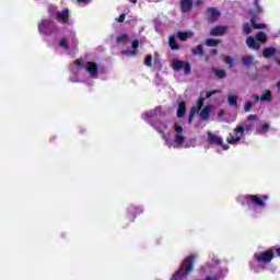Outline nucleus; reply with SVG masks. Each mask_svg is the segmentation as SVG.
I'll list each match as a JSON object with an SVG mask.
<instances>
[{
  "instance_id": "nucleus-1",
  "label": "nucleus",
  "mask_w": 280,
  "mask_h": 280,
  "mask_svg": "<svg viewBox=\"0 0 280 280\" xmlns=\"http://www.w3.org/2000/svg\"><path fill=\"white\" fill-rule=\"evenodd\" d=\"M196 259H198V255L191 254L188 257H186L179 268L173 273L170 280H185L187 279L188 275H191L194 272Z\"/></svg>"
},
{
  "instance_id": "nucleus-2",
  "label": "nucleus",
  "mask_w": 280,
  "mask_h": 280,
  "mask_svg": "<svg viewBox=\"0 0 280 280\" xmlns=\"http://www.w3.org/2000/svg\"><path fill=\"white\" fill-rule=\"evenodd\" d=\"M268 195H264L262 198L257 195H248L245 197V205H255L256 207H266V200H269Z\"/></svg>"
},
{
  "instance_id": "nucleus-3",
  "label": "nucleus",
  "mask_w": 280,
  "mask_h": 280,
  "mask_svg": "<svg viewBox=\"0 0 280 280\" xmlns=\"http://www.w3.org/2000/svg\"><path fill=\"white\" fill-rule=\"evenodd\" d=\"M254 259L258 264H270L275 259V250L267 249V250L261 252L259 254H254Z\"/></svg>"
},
{
  "instance_id": "nucleus-4",
  "label": "nucleus",
  "mask_w": 280,
  "mask_h": 280,
  "mask_svg": "<svg viewBox=\"0 0 280 280\" xmlns=\"http://www.w3.org/2000/svg\"><path fill=\"white\" fill-rule=\"evenodd\" d=\"M172 68L174 71H180V69H184L185 75H189V73H191V63H189V61L174 59Z\"/></svg>"
},
{
  "instance_id": "nucleus-5",
  "label": "nucleus",
  "mask_w": 280,
  "mask_h": 280,
  "mask_svg": "<svg viewBox=\"0 0 280 280\" xmlns=\"http://www.w3.org/2000/svg\"><path fill=\"white\" fill-rule=\"evenodd\" d=\"M55 19L58 23H62L63 25H67V23H69V8H66L62 11L56 12Z\"/></svg>"
},
{
  "instance_id": "nucleus-6",
  "label": "nucleus",
  "mask_w": 280,
  "mask_h": 280,
  "mask_svg": "<svg viewBox=\"0 0 280 280\" xmlns=\"http://www.w3.org/2000/svg\"><path fill=\"white\" fill-rule=\"evenodd\" d=\"M50 25H54L50 20H42V22L38 24V32L40 34H49L47 30H49Z\"/></svg>"
},
{
  "instance_id": "nucleus-7",
  "label": "nucleus",
  "mask_w": 280,
  "mask_h": 280,
  "mask_svg": "<svg viewBox=\"0 0 280 280\" xmlns=\"http://www.w3.org/2000/svg\"><path fill=\"white\" fill-rule=\"evenodd\" d=\"M221 16L220 11H218V9L211 7L208 9V21H211L213 23V21H218Z\"/></svg>"
},
{
  "instance_id": "nucleus-8",
  "label": "nucleus",
  "mask_w": 280,
  "mask_h": 280,
  "mask_svg": "<svg viewBox=\"0 0 280 280\" xmlns=\"http://www.w3.org/2000/svg\"><path fill=\"white\" fill-rule=\"evenodd\" d=\"M245 43L247 47H249V49H255L256 51H259V49H261V44L257 43V40L254 39L253 36L247 37Z\"/></svg>"
},
{
  "instance_id": "nucleus-9",
  "label": "nucleus",
  "mask_w": 280,
  "mask_h": 280,
  "mask_svg": "<svg viewBox=\"0 0 280 280\" xmlns=\"http://www.w3.org/2000/svg\"><path fill=\"white\" fill-rule=\"evenodd\" d=\"M192 8H194L192 0H180V10L184 14L187 12H191Z\"/></svg>"
},
{
  "instance_id": "nucleus-10",
  "label": "nucleus",
  "mask_w": 280,
  "mask_h": 280,
  "mask_svg": "<svg viewBox=\"0 0 280 280\" xmlns=\"http://www.w3.org/2000/svg\"><path fill=\"white\" fill-rule=\"evenodd\" d=\"M88 73H90V75L92 78H97V63L93 62V61H89L86 63V67H85Z\"/></svg>"
},
{
  "instance_id": "nucleus-11",
  "label": "nucleus",
  "mask_w": 280,
  "mask_h": 280,
  "mask_svg": "<svg viewBox=\"0 0 280 280\" xmlns=\"http://www.w3.org/2000/svg\"><path fill=\"white\" fill-rule=\"evenodd\" d=\"M208 143H212V145H222V137L213 135V132H208Z\"/></svg>"
},
{
  "instance_id": "nucleus-12",
  "label": "nucleus",
  "mask_w": 280,
  "mask_h": 280,
  "mask_svg": "<svg viewBox=\"0 0 280 280\" xmlns=\"http://www.w3.org/2000/svg\"><path fill=\"white\" fill-rule=\"evenodd\" d=\"M224 34H226V26L222 25L215 26L210 31V36H224Z\"/></svg>"
},
{
  "instance_id": "nucleus-13",
  "label": "nucleus",
  "mask_w": 280,
  "mask_h": 280,
  "mask_svg": "<svg viewBox=\"0 0 280 280\" xmlns=\"http://www.w3.org/2000/svg\"><path fill=\"white\" fill-rule=\"evenodd\" d=\"M186 114H187V104L184 101H182L178 103L177 117L179 119H183V117H185Z\"/></svg>"
},
{
  "instance_id": "nucleus-14",
  "label": "nucleus",
  "mask_w": 280,
  "mask_h": 280,
  "mask_svg": "<svg viewBox=\"0 0 280 280\" xmlns=\"http://www.w3.org/2000/svg\"><path fill=\"white\" fill-rule=\"evenodd\" d=\"M192 37H194V32H191V31L177 32V38L182 43H185V40H187V38H192Z\"/></svg>"
},
{
  "instance_id": "nucleus-15",
  "label": "nucleus",
  "mask_w": 280,
  "mask_h": 280,
  "mask_svg": "<svg viewBox=\"0 0 280 280\" xmlns=\"http://www.w3.org/2000/svg\"><path fill=\"white\" fill-rule=\"evenodd\" d=\"M277 54V48L275 47H267L262 50V56L264 58H267V60H270V58H272V56H275Z\"/></svg>"
},
{
  "instance_id": "nucleus-16",
  "label": "nucleus",
  "mask_w": 280,
  "mask_h": 280,
  "mask_svg": "<svg viewBox=\"0 0 280 280\" xmlns=\"http://www.w3.org/2000/svg\"><path fill=\"white\" fill-rule=\"evenodd\" d=\"M168 46L171 47L172 51H177V49H180V45H178V42H176V36L174 35L168 37Z\"/></svg>"
},
{
  "instance_id": "nucleus-17",
  "label": "nucleus",
  "mask_w": 280,
  "mask_h": 280,
  "mask_svg": "<svg viewBox=\"0 0 280 280\" xmlns=\"http://www.w3.org/2000/svg\"><path fill=\"white\" fill-rule=\"evenodd\" d=\"M174 148H182L183 143H185V136L183 133H176L174 136Z\"/></svg>"
},
{
  "instance_id": "nucleus-18",
  "label": "nucleus",
  "mask_w": 280,
  "mask_h": 280,
  "mask_svg": "<svg viewBox=\"0 0 280 280\" xmlns=\"http://www.w3.org/2000/svg\"><path fill=\"white\" fill-rule=\"evenodd\" d=\"M209 115H211V106L207 105L205 106L201 112H200V118L203 121H207V119H209Z\"/></svg>"
},
{
  "instance_id": "nucleus-19",
  "label": "nucleus",
  "mask_w": 280,
  "mask_h": 280,
  "mask_svg": "<svg viewBox=\"0 0 280 280\" xmlns=\"http://www.w3.org/2000/svg\"><path fill=\"white\" fill-rule=\"evenodd\" d=\"M191 54H194V56H201L205 57V48L202 47V45H197L196 47L191 48Z\"/></svg>"
},
{
  "instance_id": "nucleus-20",
  "label": "nucleus",
  "mask_w": 280,
  "mask_h": 280,
  "mask_svg": "<svg viewBox=\"0 0 280 280\" xmlns=\"http://www.w3.org/2000/svg\"><path fill=\"white\" fill-rule=\"evenodd\" d=\"M260 102H272V91L266 90V91L260 95Z\"/></svg>"
},
{
  "instance_id": "nucleus-21",
  "label": "nucleus",
  "mask_w": 280,
  "mask_h": 280,
  "mask_svg": "<svg viewBox=\"0 0 280 280\" xmlns=\"http://www.w3.org/2000/svg\"><path fill=\"white\" fill-rule=\"evenodd\" d=\"M250 24L254 30H266V24L264 23L257 24V20L255 18L250 19Z\"/></svg>"
},
{
  "instance_id": "nucleus-22",
  "label": "nucleus",
  "mask_w": 280,
  "mask_h": 280,
  "mask_svg": "<svg viewBox=\"0 0 280 280\" xmlns=\"http://www.w3.org/2000/svg\"><path fill=\"white\" fill-rule=\"evenodd\" d=\"M222 43L221 39H215V38H208L206 39V45L207 47H218Z\"/></svg>"
},
{
  "instance_id": "nucleus-23",
  "label": "nucleus",
  "mask_w": 280,
  "mask_h": 280,
  "mask_svg": "<svg viewBox=\"0 0 280 280\" xmlns=\"http://www.w3.org/2000/svg\"><path fill=\"white\" fill-rule=\"evenodd\" d=\"M213 73L219 78L220 80L226 78V71L225 70H220L218 68L212 69Z\"/></svg>"
},
{
  "instance_id": "nucleus-24",
  "label": "nucleus",
  "mask_w": 280,
  "mask_h": 280,
  "mask_svg": "<svg viewBox=\"0 0 280 280\" xmlns=\"http://www.w3.org/2000/svg\"><path fill=\"white\" fill-rule=\"evenodd\" d=\"M255 38H256L257 43H266L268 37L266 36V33L258 32V33H256Z\"/></svg>"
},
{
  "instance_id": "nucleus-25",
  "label": "nucleus",
  "mask_w": 280,
  "mask_h": 280,
  "mask_svg": "<svg viewBox=\"0 0 280 280\" xmlns=\"http://www.w3.org/2000/svg\"><path fill=\"white\" fill-rule=\"evenodd\" d=\"M253 60H255V57L253 56H246L242 58L244 67H250L253 65Z\"/></svg>"
},
{
  "instance_id": "nucleus-26",
  "label": "nucleus",
  "mask_w": 280,
  "mask_h": 280,
  "mask_svg": "<svg viewBox=\"0 0 280 280\" xmlns=\"http://www.w3.org/2000/svg\"><path fill=\"white\" fill-rule=\"evenodd\" d=\"M60 47L65 49L66 51H71V47H69V43L67 42L66 38H61L59 43Z\"/></svg>"
},
{
  "instance_id": "nucleus-27",
  "label": "nucleus",
  "mask_w": 280,
  "mask_h": 280,
  "mask_svg": "<svg viewBox=\"0 0 280 280\" xmlns=\"http://www.w3.org/2000/svg\"><path fill=\"white\" fill-rule=\"evenodd\" d=\"M228 103L230 104V106H237V96L229 95Z\"/></svg>"
},
{
  "instance_id": "nucleus-28",
  "label": "nucleus",
  "mask_w": 280,
  "mask_h": 280,
  "mask_svg": "<svg viewBox=\"0 0 280 280\" xmlns=\"http://www.w3.org/2000/svg\"><path fill=\"white\" fill-rule=\"evenodd\" d=\"M228 143H230V145H235V143H238V141H242L241 137H230L226 139Z\"/></svg>"
},
{
  "instance_id": "nucleus-29",
  "label": "nucleus",
  "mask_w": 280,
  "mask_h": 280,
  "mask_svg": "<svg viewBox=\"0 0 280 280\" xmlns=\"http://www.w3.org/2000/svg\"><path fill=\"white\" fill-rule=\"evenodd\" d=\"M173 129L175 130L176 135H183L185 130L178 122L174 124Z\"/></svg>"
},
{
  "instance_id": "nucleus-30",
  "label": "nucleus",
  "mask_w": 280,
  "mask_h": 280,
  "mask_svg": "<svg viewBox=\"0 0 280 280\" xmlns=\"http://www.w3.org/2000/svg\"><path fill=\"white\" fill-rule=\"evenodd\" d=\"M129 215H132V219L135 220V218H137L138 213H142L141 210L137 211V208L135 207H130L128 210Z\"/></svg>"
},
{
  "instance_id": "nucleus-31",
  "label": "nucleus",
  "mask_w": 280,
  "mask_h": 280,
  "mask_svg": "<svg viewBox=\"0 0 280 280\" xmlns=\"http://www.w3.org/2000/svg\"><path fill=\"white\" fill-rule=\"evenodd\" d=\"M196 107H192L189 113L188 124H194V119L196 117Z\"/></svg>"
},
{
  "instance_id": "nucleus-32",
  "label": "nucleus",
  "mask_w": 280,
  "mask_h": 280,
  "mask_svg": "<svg viewBox=\"0 0 280 280\" xmlns=\"http://www.w3.org/2000/svg\"><path fill=\"white\" fill-rule=\"evenodd\" d=\"M154 60V56L148 55L144 59V65L145 67H152V62Z\"/></svg>"
},
{
  "instance_id": "nucleus-33",
  "label": "nucleus",
  "mask_w": 280,
  "mask_h": 280,
  "mask_svg": "<svg viewBox=\"0 0 280 280\" xmlns=\"http://www.w3.org/2000/svg\"><path fill=\"white\" fill-rule=\"evenodd\" d=\"M253 110V103L249 101L245 102L244 104V113H250Z\"/></svg>"
},
{
  "instance_id": "nucleus-34",
  "label": "nucleus",
  "mask_w": 280,
  "mask_h": 280,
  "mask_svg": "<svg viewBox=\"0 0 280 280\" xmlns=\"http://www.w3.org/2000/svg\"><path fill=\"white\" fill-rule=\"evenodd\" d=\"M205 106V101L202 100V98H199L198 101H197V107H195L196 108V112L198 113V112H200V110H202V107Z\"/></svg>"
},
{
  "instance_id": "nucleus-35",
  "label": "nucleus",
  "mask_w": 280,
  "mask_h": 280,
  "mask_svg": "<svg viewBox=\"0 0 280 280\" xmlns=\"http://www.w3.org/2000/svg\"><path fill=\"white\" fill-rule=\"evenodd\" d=\"M243 33L246 35L250 34V24L248 23L243 24Z\"/></svg>"
},
{
  "instance_id": "nucleus-36",
  "label": "nucleus",
  "mask_w": 280,
  "mask_h": 280,
  "mask_svg": "<svg viewBox=\"0 0 280 280\" xmlns=\"http://www.w3.org/2000/svg\"><path fill=\"white\" fill-rule=\"evenodd\" d=\"M117 43H126L128 40V35L122 34L116 38Z\"/></svg>"
},
{
  "instance_id": "nucleus-37",
  "label": "nucleus",
  "mask_w": 280,
  "mask_h": 280,
  "mask_svg": "<svg viewBox=\"0 0 280 280\" xmlns=\"http://www.w3.org/2000/svg\"><path fill=\"white\" fill-rule=\"evenodd\" d=\"M270 130V125L264 124L261 127V135H266Z\"/></svg>"
},
{
  "instance_id": "nucleus-38",
  "label": "nucleus",
  "mask_w": 280,
  "mask_h": 280,
  "mask_svg": "<svg viewBox=\"0 0 280 280\" xmlns=\"http://www.w3.org/2000/svg\"><path fill=\"white\" fill-rule=\"evenodd\" d=\"M224 62H225V65H230V67H233V57L225 56Z\"/></svg>"
},
{
  "instance_id": "nucleus-39",
  "label": "nucleus",
  "mask_w": 280,
  "mask_h": 280,
  "mask_svg": "<svg viewBox=\"0 0 280 280\" xmlns=\"http://www.w3.org/2000/svg\"><path fill=\"white\" fill-rule=\"evenodd\" d=\"M254 5L256 8V12H264V10L261 9V7L259 5V0H255L254 1Z\"/></svg>"
},
{
  "instance_id": "nucleus-40",
  "label": "nucleus",
  "mask_w": 280,
  "mask_h": 280,
  "mask_svg": "<svg viewBox=\"0 0 280 280\" xmlns=\"http://www.w3.org/2000/svg\"><path fill=\"white\" fill-rule=\"evenodd\" d=\"M126 56H137V50H122Z\"/></svg>"
},
{
  "instance_id": "nucleus-41",
  "label": "nucleus",
  "mask_w": 280,
  "mask_h": 280,
  "mask_svg": "<svg viewBox=\"0 0 280 280\" xmlns=\"http://www.w3.org/2000/svg\"><path fill=\"white\" fill-rule=\"evenodd\" d=\"M116 21L118 23H124V21H126V14L125 13H121L117 19Z\"/></svg>"
},
{
  "instance_id": "nucleus-42",
  "label": "nucleus",
  "mask_w": 280,
  "mask_h": 280,
  "mask_svg": "<svg viewBox=\"0 0 280 280\" xmlns=\"http://www.w3.org/2000/svg\"><path fill=\"white\" fill-rule=\"evenodd\" d=\"M131 47L133 49H139V39H133L132 43H131Z\"/></svg>"
},
{
  "instance_id": "nucleus-43",
  "label": "nucleus",
  "mask_w": 280,
  "mask_h": 280,
  "mask_svg": "<svg viewBox=\"0 0 280 280\" xmlns=\"http://www.w3.org/2000/svg\"><path fill=\"white\" fill-rule=\"evenodd\" d=\"M152 115H153L152 113L147 112V113L143 114L142 117H143V119H145L148 121V119H152Z\"/></svg>"
},
{
  "instance_id": "nucleus-44",
  "label": "nucleus",
  "mask_w": 280,
  "mask_h": 280,
  "mask_svg": "<svg viewBox=\"0 0 280 280\" xmlns=\"http://www.w3.org/2000/svg\"><path fill=\"white\" fill-rule=\"evenodd\" d=\"M246 131V128H244V126H238L234 129V132H245Z\"/></svg>"
},
{
  "instance_id": "nucleus-45",
  "label": "nucleus",
  "mask_w": 280,
  "mask_h": 280,
  "mask_svg": "<svg viewBox=\"0 0 280 280\" xmlns=\"http://www.w3.org/2000/svg\"><path fill=\"white\" fill-rule=\"evenodd\" d=\"M217 91L215 90H212V91H209V92H206V98L209 100V97H211L212 95H215Z\"/></svg>"
},
{
  "instance_id": "nucleus-46",
  "label": "nucleus",
  "mask_w": 280,
  "mask_h": 280,
  "mask_svg": "<svg viewBox=\"0 0 280 280\" xmlns=\"http://www.w3.org/2000/svg\"><path fill=\"white\" fill-rule=\"evenodd\" d=\"M248 121H257V119H259V117H257V115H249L247 117Z\"/></svg>"
},
{
  "instance_id": "nucleus-47",
  "label": "nucleus",
  "mask_w": 280,
  "mask_h": 280,
  "mask_svg": "<svg viewBox=\"0 0 280 280\" xmlns=\"http://www.w3.org/2000/svg\"><path fill=\"white\" fill-rule=\"evenodd\" d=\"M218 279H219L218 275L208 276V277L206 278V280H218Z\"/></svg>"
},
{
  "instance_id": "nucleus-48",
  "label": "nucleus",
  "mask_w": 280,
  "mask_h": 280,
  "mask_svg": "<svg viewBox=\"0 0 280 280\" xmlns=\"http://www.w3.org/2000/svg\"><path fill=\"white\" fill-rule=\"evenodd\" d=\"M220 54V50L218 48H214L211 50V56H218Z\"/></svg>"
},
{
  "instance_id": "nucleus-49",
  "label": "nucleus",
  "mask_w": 280,
  "mask_h": 280,
  "mask_svg": "<svg viewBox=\"0 0 280 280\" xmlns=\"http://www.w3.org/2000/svg\"><path fill=\"white\" fill-rule=\"evenodd\" d=\"M252 98L254 100V102H259V100H261V97H259V95L257 94H253Z\"/></svg>"
},
{
  "instance_id": "nucleus-50",
  "label": "nucleus",
  "mask_w": 280,
  "mask_h": 280,
  "mask_svg": "<svg viewBox=\"0 0 280 280\" xmlns=\"http://www.w3.org/2000/svg\"><path fill=\"white\" fill-rule=\"evenodd\" d=\"M74 65H77V67H82V59H77Z\"/></svg>"
},
{
  "instance_id": "nucleus-51",
  "label": "nucleus",
  "mask_w": 280,
  "mask_h": 280,
  "mask_svg": "<svg viewBox=\"0 0 280 280\" xmlns=\"http://www.w3.org/2000/svg\"><path fill=\"white\" fill-rule=\"evenodd\" d=\"M221 148H223V150H229V144H224V142H222V145H220Z\"/></svg>"
},
{
  "instance_id": "nucleus-52",
  "label": "nucleus",
  "mask_w": 280,
  "mask_h": 280,
  "mask_svg": "<svg viewBox=\"0 0 280 280\" xmlns=\"http://www.w3.org/2000/svg\"><path fill=\"white\" fill-rule=\"evenodd\" d=\"M91 0H78V3H89Z\"/></svg>"
},
{
  "instance_id": "nucleus-53",
  "label": "nucleus",
  "mask_w": 280,
  "mask_h": 280,
  "mask_svg": "<svg viewBox=\"0 0 280 280\" xmlns=\"http://www.w3.org/2000/svg\"><path fill=\"white\" fill-rule=\"evenodd\" d=\"M276 254L280 257V248H276Z\"/></svg>"
},
{
  "instance_id": "nucleus-54",
  "label": "nucleus",
  "mask_w": 280,
  "mask_h": 280,
  "mask_svg": "<svg viewBox=\"0 0 280 280\" xmlns=\"http://www.w3.org/2000/svg\"><path fill=\"white\" fill-rule=\"evenodd\" d=\"M130 3H137V0H129Z\"/></svg>"
},
{
  "instance_id": "nucleus-55",
  "label": "nucleus",
  "mask_w": 280,
  "mask_h": 280,
  "mask_svg": "<svg viewBox=\"0 0 280 280\" xmlns=\"http://www.w3.org/2000/svg\"><path fill=\"white\" fill-rule=\"evenodd\" d=\"M222 115H223V112L221 110V112L219 113V117H222Z\"/></svg>"
},
{
  "instance_id": "nucleus-56",
  "label": "nucleus",
  "mask_w": 280,
  "mask_h": 280,
  "mask_svg": "<svg viewBox=\"0 0 280 280\" xmlns=\"http://www.w3.org/2000/svg\"><path fill=\"white\" fill-rule=\"evenodd\" d=\"M160 132H161V135H163V137H165V131L162 130V131H160Z\"/></svg>"
},
{
  "instance_id": "nucleus-57",
  "label": "nucleus",
  "mask_w": 280,
  "mask_h": 280,
  "mask_svg": "<svg viewBox=\"0 0 280 280\" xmlns=\"http://www.w3.org/2000/svg\"><path fill=\"white\" fill-rule=\"evenodd\" d=\"M197 5H200V1H197Z\"/></svg>"
},
{
  "instance_id": "nucleus-58",
  "label": "nucleus",
  "mask_w": 280,
  "mask_h": 280,
  "mask_svg": "<svg viewBox=\"0 0 280 280\" xmlns=\"http://www.w3.org/2000/svg\"><path fill=\"white\" fill-rule=\"evenodd\" d=\"M209 58H210V57L208 56V57L206 58V60H209Z\"/></svg>"
}]
</instances>
